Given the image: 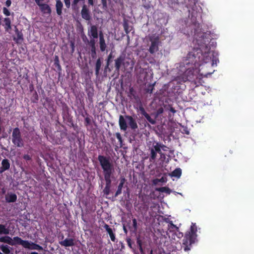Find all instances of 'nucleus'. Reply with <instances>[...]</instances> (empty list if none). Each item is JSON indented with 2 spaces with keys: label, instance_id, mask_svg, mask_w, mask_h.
<instances>
[{
  "label": "nucleus",
  "instance_id": "21",
  "mask_svg": "<svg viewBox=\"0 0 254 254\" xmlns=\"http://www.w3.org/2000/svg\"><path fill=\"white\" fill-rule=\"evenodd\" d=\"M61 244L62 246L64 247H71L73 246L74 245V240L72 238H66L64 241L61 242Z\"/></svg>",
  "mask_w": 254,
  "mask_h": 254
},
{
  "label": "nucleus",
  "instance_id": "2",
  "mask_svg": "<svg viewBox=\"0 0 254 254\" xmlns=\"http://www.w3.org/2000/svg\"><path fill=\"white\" fill-rule=\"evenodd\" d=\"M98 160L103 171L104 179L106 182L105 186L111 187V177L114 172L113 164L109 158L103 155H99Z\"/></svg>",
  "mask_w": 254,
  "mask_h": 254
},
{
  "label": "nucleus",
  "instance_id": "28",
  "mask_svg": "<svg viewBox=\"0 0 254 254\" xmlns=\"http://www.w3.org/2000/svg\"><path fill=\"white\" fill-rule=\"evenodd\" d=\"M182 175V170L180 168L175 169L171 174L172 177L180 178Z\"/></svg>",
  "mask_w": 254,
  "mask_h": 254
},
{
  "label": "nucleus",
  "instance_id": "49",
  "mask_svg": "<svg viewBox=\"0 0 254 254\" xmlns=\"http://www.w3.org/2000/svg\"><path fill=\"white\" fill-rule=\"evenodd\" d=\"M64 1L66 7L69 8L71 5L70 0H64Z\"/></svg>",
  "mask_w": 254,
  "mask_h": 254
},
{
  "label": "nucleus",
  "instance_id": "26",
  "mask_svg": "<svg viewBox=\"0 0 254 254\" xmlns=\"http://www.w3.org/2000/svg\"><path fill=\"white\" fill-rule=\"evenodd\" d=\"M0 242L6 243L11 246V244H13L12 243V238L8 236L0 237Z\"/></svg>",
  "mask_w": 254,
  "mask_h": 254
},
{
  "label": "nucleus",
  "instance_id": "7",
  "mask_svg": "<svg viewBox=\"0 0 254 254\" xmlns=\"http://www.w3.org/2000/svg\"><path fill=\"white\" fill-rule=\"evenodd\" d=\"M149 41L150 42L148 51L151 54H154L159 50V45L160 43L159 36L155 34L149 37Z\"/></svg>",
  "mask_w": 254,
  "mask_h": 254
},
{
  "label": "nucleus",
  "instance_id": "32",
  "mask_svg": "<svg viewBox=\"0 0 254 254\" xmlns=\"http://www.w3.org/2000/svg\"><path fill=\"white\" fill-rule=\"evenodd\" d=\"M8 234L9 230L5 228L4 225L0 224V234Z\"/></svg>",
  "mask_w": 254,
  "mask_h": 254
},
{
  "label": "nucleus",
  "instance_id": "33",
  "mask_svg": "<svg viewBox=\"0 0 254 254\" xmlns=\"http://www.w3.org/2000/svg\"><path fill=\"white\" fill-rule=\"evenodd\" d=\"M144 117L145 118L146 120L152 125H155L156 124V121L155 119H152L149 116L148 114H146Z\"/></svg>",
  "mask_w": 254,
  "mask_h": 254
},
{
  "label": "nucleus",
  "instance_id": "5",
  "mask_svg": "<svg viewBox=\"0 0 254 254\" xmlns=\"http://www.w3.org/2000/svg\"><path fill=\"white\" fill-rule=\"evenodd\" d=\"M164 147H166V146L161 144L157 142H154L153 143L152 146L149 148L150 152V156L149 158L150 162H154L156 159L157 153H159L160 155L162 154L161 149L164 151L165 150Z\"/></svg>",
  "mask_w": 254,
  "mask_h": 254
},
{
  "label": "nucleus",
  "instance_id": "45",
  "mask_svg": "<svg viewBox=\"0 0 254 254\" xmlns=\"http://www.w3.org/2000/svg\"><path fill=\"white\" fill-rule=\"evenodd\" d=\"M33 98H34V99L32 100V102L34 103H36L37 101L38 100V95L36 91H35L33 93Z\"/></svg>",
  "mask_w": 254,
  "mask_h": 254
},
{
  "label": "nucleus",
  "instance_id": "22",
  "mask_svg": "<svg viewBox=\"0 0 254 254\" xmlns=\"http://www.w3.org/2000/svg\"><path fill=\"white\" fill-rule=\"evenodd\" d=\"M3 22V26L4 27L5 31L9 32V31L11 29V20L10 18L8 17L4 18Z\"/></svg>",
  "mask_w": 254,
  "mask_h": 254
},
{
  "label": "nucleus",
  "instance_id": "3",
  "mask_svg": "<svg viewBox=\"0 0 254 254\" xmlns=\"http://www.w3.org/2000/svg\"><path fill=\"white\" fill-rule=\"evenodd\" d=\"M197 227L195 224H192L190 231L187 232L183 240V248L185 251H189L190 250L191 245L194 244L196 240Z\"/></svg>",
  "mask_w": 254,
  "mask_h": 254
},
{
  "label": "nucleus",
  "instance_id": "37",
  "mask_svg": "<svg viewBox=\"0 0 254 254\" xmlns=\"http://www.w3.org/2000/svg\"><path fill=\"white\" fill-rule=\"evenodd\" d=\"M54 64L56 67L58 69V70H61V66L59 63V58L58 56H56L55 59V62Z\"/></svg>",
  "mask_w": 254,
  "mask_h": 254
},
{
  "label": "nucleus",
  "instance_id": "58",
  "mask_svg": "<svg viewBox=\"0 0 254 254\" xmlns=\"http://www.w3.org/2000/svg\"><path fill=\"white\" fill-rule=\"evenodd\" d=\"M191 19L193 22H196V17H194V14L193 13H192Z\"/></svg>",
  "mask_w": 254,
  "mask_h": 254
},
{
  "label": "nucleus",
  "instance_id": "19",
  "mask_svg": "<svg viewBox=\"0 0 254 254\" xmlns=\"http://www.w3.org/2000/svg\"><path fill=\"white\" fill-rule=\"evenodd\" d=\"M56 9L58 15L61 16L62 14V10L64 7L63 2L61 0H56Z\"/></svg>",
  "mask_w": 254,
  "mask_h": 254
},
{
  "label": "nucleus",
  "instance_id": "12",
  "mask_svg": "<svg viewBox=\"0 0 254 254\" xmlns=\"http://www.w3.org/2000/svg\"><path fill=\"white\" fill-rule=\"evenodd\" d=\"M15 32L16 37H13V40L16 44H21L24 40L23 34L21 31H19L16 26H15Z\"/></svg>",
  "mask_w": 254,
  "mask_h": 254
},
{
  "label": "nucleus",
  "instance_id": "13",
  "mask_svg": "<svg viewBox=\"0 0 254 254\" xmlns=\"http://www.w3.org/2000/svg\"><path fill=\"white\" fill-rule=\"evenodd\" d=\"M125 118L128 121V124L129 127L133 130L137 128L138 126L135 120L131 116L126 115Z\"/></svg>",
  "mask_w": 254,
  "mask_h": 254
},
{
  "label": "nucleus",
  "instance_id": "30",
  "mask_svg": "<svg viewBox=\"0 0 254 254\" xmlns=\"http://www.w3.org/2000/svg\"><path fill=\"white\" fill-rule=\"evenodd\" d=\"M1 166L3 167L4 170H7L10 168V163L9 160L7 159H4L2 160L1 162Z\"/></svg>",
  "mask_w": 254,
  "mask_h": 254
},
{
  "label": "nucleus",
  "instance_id": "31",
  "mask_svg": "<svg viewBox=\"0 0 254 254\" xmlns=\"http://www.w3.org/2000/svg\"><path fill=\"white\" fill-rule=\"evenodd\" d=\"M10 248L7 245H1L0 249L5 254H9L10 252Z\"/></svg>",
  "mask_w": 254,
  "mask_h": 254
},
{
  "label": "nucleus",
  "instance_id": "47",
  "mask_svg": "<svg viewBox=\"0 0 254 254\" xmlns=\"http://www.w3.org/2000/svg\"><path fill=\"white\" fill-rule=\"evenodd\" d=\"M85 126H88L91 124V119L90 118L87 117L85 118Z\"/></svg>",
  "mask_w": 254,
  "mask_h": 254
},
{
  "label": "nucleus",
  "instance_id": "63",
  "mask_svg": "<svg viewBox=\"0 0 254 254\" xmlns=\"http://www.w3.org/2000/svg\"><path fill=\"white\" fill-rule=\"evenodd\" d=\"M109 64H110V63H107V64H106V66H105V70H106L107 68H109Z\"/></svg>",
  "mask_w": 254,
  "mask_h": 254
},
{
  "label": "nucleus",
  "instance_id": "54",
  "mask_svg": "<svg viewBox=\"0 0 254 254\" xmlns=\"http://www.w3.org/2000/svg\"><path fill=\"white\" fill-rule=\"evenodd\" d=\"M89 6H93L94 5V0H87Z\"/></svg>",
  "mask_w": 254,
  "mask_h": 254
},
{
  "label": "nucleus",
  "instance_id": "51",
  "mask_svg": "<svg viewBox=\"0 0 254 254\" xmlns=\"http://www.w3.org/2000/svg\"><path fill=\"white\" fill-rule=\"evenodd\" d=\"M11 0H6L5 2V5L7 7H9L11 5Z\"/></svg>",
  "mask_w": 254,
  "mask_h": 254
},
{
  "label": "nucleus",
  "instance_id": "56",
  "mask_svg": "<svg viewBox=\"0 0 254 254\" xmlns=\"http://www.w3.org/2000/svg\"><path fill=\"white\" fill-rule=\"evenodd\" d=\"M44 0H35V1L36 3V4H37V5L39 6V5H40V4H43V3L42 2Z\"/></svg>",
  "mask_w": 254,
  "mask_h": 254
},
{
  "label": "nucleus",
  "instance_id": "10",
  "mask_svg": "<svg viewBox=\"0 0 254 254\" xmlns=\"http://www.w3.org/2000/svg\"><path fill=\"white\" fill-rule=\"evenodd\" d=\"M125 56L123 55H120L115 60V66L116 70L119 71L122 65H123L124 66H126V63H125Z\"/></svg>",
  "mask_w": 254,
  "mask_h": 254
},
{
  "label": "nucleus",
  "instance_id": "59",
  "mask_svg": "<svg viewBox=\"0 0 254 254\" xmlns=\"http://www.w3.org/2000/svg\"><path fill=\"white\" fill-rule=\"evenodd\" d=\"M127 245L128 246L130 247V248H131V240L130 239H128L127 240Z\"/></svg>",
  "mask_w": 254,
  "mask_h": 254
},
{
  "label": "nucleus",
  "instance_id": "15",
  "mask_svg": "<svg viewBox=\"0 0 254 254\" xmlns=\"http://www.w3.org/2000/svg\"><path fill=\"white\" fill-rule=\"evenodd\" d=\"M99 36L100 49L101 52H104L106 49L107 45L104 39V34L102 31L99 32Z\"/></svg>",
  "mask_w": 254,
  "mask_h": 254
},
{
  "label": "nucleus",
  "instance_id": "18",
  "mask_svg": "<svg viewBox=\"0 0 254 254\" xmlns=\"http://www.w3.org/2000/svg\"><path fill=\"white\" fill-rule=\"evenodd\" d=\"M104 228L105 229L106 231L109 234L111 241L113 242H115L116 239V236L115 234L114 233L113 231V229L107 224H104Z\"/></svg>",
  "mask_w": 254,
  "mask_h": 254
},
{
  "label": "nucleus",
  "instance_id": "53",
  "mask_svg": "<svg viewBox=\"0 0 254 254\" xmlns=\"http://www.w3.org/2000/svg\"><path fill=\"white\" fill-rule=\"evenodd\" d=\"M218 59H216V58H214V57L213 58L212 60V65H214V64H217V62H218Z\"/></svg>",
  "mask_w": 254,
  "mask_h": 254
},
{
  "label": "nucleus",
  "instance_id": "60",
  "mask_svg": "<svg viewBox=\"0 0 254 254\" xmlns=\"http://www.w3.org/2000/svg\"><path fill=\"white\" fill-rule=\"evenodd\" d=\"M82 39H83V41L86 43V42H87V40L88 39L87 38L86 36L85 35H84L83 37H82Z\"/></svg>",
  "mask_w": 254,
  "mask_h": 254
},
{
  "label": "nucleus",
  "instance_id": "11",
  "mask_svg": "<svg viewBox=\"0 0 254 254\" xmlns=\"http://www.w3.org/2000/svg\"><path fill=\"white\" fill-rule=\"evenodd\" d=\"M81 15L82 18L86 20H90L91 19V17L89 9L87 7V6L85 4H83L82 6Z\"/></svg>",
  "mask_w": 254,
  "mask_h": 254
},
{
  "label": "nucleus",
  "instance_id": "39",
  "mask_svg": "<svg viewBox=\"0 0 254 254\" xmlns=\"http://www.w3.org/2000/svg\"><path fill=\"white\" fill-rule=\"evenodd\" d=\"M87 43L89 44L91 48H92V47L96 48L95 39H93L92 38V39H91L90 41L87 40Z\"/></svg>",
  "mask_w": 254,
  "mask_h": 254
},
{
  "label": "nucleus",
  "instance_id": "44",
  "mask_svg": "<svg viewBox=\"0 0 254 254\" xmlns=\"http://www.w3.org/2000/svg\"><path fill=\"white\" fill-rule=\"evenodd\" d=\"M110 188H111V187H106L105 186V188L103 190L104 193L106 195H109L110 192Z\"/></svg>",
  "mask_w": 254,
  "mask_h": 254
},
{
  "label": "nucleus",
  "instance_id": "43",
  "mask_svg": "<svg viewBox=\"0 0 254 254\" xmlns=\"http://www.w3.org/2000/svg\"><path fill=\"white\" fill-rule=\"evenodd\" d=\"M2 12H3V13L7 16H9L10 15V11L6 7H3Z\"/></svg>",
  "mask_w": 254,
  "mask_h": 254
},
{
  "label": "nucleus",
  "instance_id": "52",
  "mask_svg": "<svg viewBox=\"0 0 254 254\" xmlns=\"http://www.w3.org/2000/svg\"><path fill=\"white\" fill-rule=\"evenodd\" d=\"M101 2L103 5V7H107V0H101Z\"/></svg>",
  "mask_w": 254,
  "mask_h": 254
},
{
  "label": "nucleus",
  "instance_id": "14",
  "mask_svg": "<svg viewBox=\"0 0 254 254\" xmlns=\"http://www.w3.org/2000/svg\"><path fill=\"white\" fill-rule=\"evenodd\" d=\"M88 35L93 39H96L98 37V29L96 25H91L88 30Z\"/></svg>",
  "mask_w": 254,
  "mask_h": 254
},
{
  "label": "nucleus",
  "instance_id": "16",
  "mask_svg": "<svg viewBox=\"0 0 254 254\" xmlns=\"http://www.w3.org/2000/svg\"><path fill=\"white\" fill-rule=\"evenodd\" d=\"M40 10L43 14L50 15L52 12V9L50 5L47 3H43L39 6Z\"/></svg>",
  "mask_w": 254,
  "mask_h": 254
},
{
  "label": "nucleus",
  "instance_id": "62",
  "mask_svg": "<svg viewBox=\"0 0 254 254\" xmlns=\"http://www.w3.org/2000/svg\"><path fill=\"white\" fill-rule=\"evenodd\" d=\"M5 171H6V170H4L3 169V167H2V166L0 168V173H2L3 172H4Z\"/></svg>",
  "mask_w": 254,
  "mask_h": 254
},
{
  "label": "nucleus",
  "instance_id": "9",
  "mask_svg": "<svg viewBox=\"0 0 254 254\" xmlns=\"http://www.w3.org/2000/svg\"><path fill=\"white\" fill-rule=\"evenodd\" d=\"M11 246H15L16 245H19L22 246L24 248H29V241L26 240H23L18 237H14L12 239Z\"/></svg>",
  "mask_w": 254,
  "mask_h": 254
},
{
  "label": "nucleus",
  "instance_id": "27",
  "mask_svg": "<svg viewBox=\"0 0 254 254\" xmlns=\"http://www.w3.org/2000/svg\"><path fill=\"white\" fill-rule=\"evenodd\" d=\"M102 62L100 58H98L95 64V74L98 76L99 74V71L101 68Z\"/></svg>",
  "mask_w": 254,
  "mask_h": 254
},
{
  "label": "nucleus",
  "instance_id": "24",
  "mask_svg": "<svg viewBox=\"0 0 254 254\" xmlns=\"http://www.w3.org/2000/svg\"><path fill=\"white\" fill-rule=\"evenodd\" d=\"M28 246L29 248H25V249H28L30 250H36L39 251H42L43 250L42 247L33 242H29Z\"/></svg>",
  "mask_w": 254,
  "mask_h": 254
},
{
  "label": "nucleus",
  "instance_id": "4",
  "mask_svg": "<svg viewBox=\"0 0 254 254\" xmlns=\"http://www.w3.org/2000/svg\"><path fill=\"white\" fill-rule=\"evenodd\" d=\"M191 67H189L183 74L178 76L175 79L178 82H186L189 81L192 84H196V81L195 79L197 78V75L194 73V65H191Z\"/></svg>",
  "mask_w": 254,
  "mask_h": 254
},
{
  "label": "nucleus",
  "instance_id": "38",
  "mask_svg": "<svg viewBox=\"0 0 254 254\" xmlns=\"http://www.w3.org/2000/svg\"><path fill=\"white\" fill-rule=\"evenodd\" d=\"M91 55L93 59L96 58V48H91Z\"/></svg>",
  "mask_w": 254,
  "mask_h": 254
},
{
  "label": "nucleus",
  "instance_id": "34",
  "mask_svg": "<svg viewBox=\"0 0 254 254\" xmlns=\"http://www.w3.org/2000/svg\"><path fill=\"white\" fill-rule=\"evenodd\" d=\"M79 2H82L84 4L85 0H72L71 3L72 7L75 8Z\"/></svg>",
  "mask_w": 254,
  "mask_h": 254
},
{
  "label": "nucleus",
  "instance_id": "29",
  "mask_svg": "<svg viewBox=\"0 0 254 254\" xmlns=\"http://www.w3.org/2000/svg\"><path fill=\"white\" fill-rule=\"evenodd\" d=\"M179 228L175 225H174L172 221H171L168 224V230L170 232H175L179 231Z\"/></svg>",
  "mask_w": 254,
  "mask_h": 254
},
{
  "label": "nucleus",
  "instance_id": "23",
  "mask_svg": "<svg viewBox=\"0 0 254 254\" xmlns=\"http://www.w3.org/2000/svg\"><path fill=\"white\" fill-rule=\"evenodd\" d=\"M125 181H126V180L124 178H122L121 181H120V184L118 187V189H117V190L116 191L115 194V197H116L117 196H118L119 195H120V194L122 193V189H123V186L125 183Z\"/></svg>",
  "mask_w": 254,
  "mask_h": 254
},
{
  "label": "nucleus",
  "instance_id": "48",
  "mask_svg": "<svg viewBox=\"0 0 254 254\" xmlns=\"http://www.w3.org/2000/svg\"><path fill=\"white\" fill-rule=\"evenodd\" d=\"M137 223L136 219L135 218H133L132 219V226L134 229V230H137Z\"/></svg>",
  "mask_w": 254,
  "mask_h": 254
},
{
  "label": "nucleus",
  "instance_id": "57",
  "mask_svg": "<svg viewBox=\"0 0 254 254\" xmlns=\"http://www.w3.org/2000/svg\"><path fill=\"white\" fill-rule=\"evenodd\" d=\"M87 95H88V99H91L92 98V96L93 95V93L92 92H91L90 91H89L87 93Z\"/></svg>",
  "mask_w": 254,
  "mask_h": 254
},
{
  "label": "nucleus",
  "instance_id": "42",
  "mask_svg": "<svg viewBox=\"0 0 254 254\" xmlns=\"http://www.w3.org/2000/svg\"><path fill=\"white\" fill-rule=\"evenodd\" d=\"M115 135L117 138L118 139L119 141L120 142L121 145H122L123 143V139L121 134L119 132H117L116 133Z\"/></svg>",
  "mask_w": 254,
  "mask_h": 254
},
{
  "label": "nucleus",
  "instance_id": "36",
  "mask_svg": "<svg viewBox=\"0 0 254 254\" xmlns=\"http://www.w3.org/2000/svg\"><path fill=\"white\" fill-rule=\"evenodd\" d=\"M154 84H149L147 85V87L146 89V93H150V94H151L153 92V90L154 89Z\"/></svg>",
  "mask_w": 254,
  "mask_h": 254
},
{
  "label": "nucleus",
  "instance_id": "1",
  "mask_svg": "<svg viewBox=\"0 0 254 254\" xmlns=\"http://www.w3.org/2000/svg\"><path fill=\"white\" fill-rule=\"evenodd\" d=\"M198 48H194L190 52L183 60L185 65H194L195 67H198L203 63H207L211 60L210 48L205 42L199 45Z\"/></svg>",
  "mask_w": 254,
  "mask_h": 254
},
{
  "label": "nucleus",
  "instance_id": "50",
  "mask_svg": "<svg viewBox=\"0 0 254 254\" xmlns=\"http://www.w3.org/2000/svg\"><path fill=\"white\" fill-rule=\"evenodd\" d=\"M165 180L163 177H162L160 179H155L153 181L154 184H156L157 182H164Z\"/></svg>",
  "mask_w": 254,
  "mask_h": 254
},
{
  "label": "nucleus",
  "instance_id": "17",
  "mask_svg": "<svg viewBox=\"0 0 254 254\" xmlns=\"http://www.w3.org/2000/svg\"><path fill=\"white\" fill-rule=\"evenodd\" d=\"M119 124L120 129L122 130L126 131L127 129V126L126 121V118L123 116L120 115L119 117Z\"/></svg>",
  "mask_w": 254,
  "mask_h": 254
},
{
  "label": "nucleus",
  "instance_id": "35",
  "mask_svg": "<svg viewBox=\"0 0 254 254\" xmlns=\"http://www.w3.org/2000/svg\"><path fill=\"white\" fill-rule=\"evenodd\" d=\"M136 243L140 252L142 253L143 250L142 248V242L141 240L139 238H137Z\"/></svg>",
  "mask_w": 254,
  "mask_h": 254
},
{
  "label": "nucleus",
  "instance_id": "64",
  "mask_svg": "<svg viewBox=\"0 0 254 254\" xmlns=\"http://www.w3.org/2000/svg\"><path fill=\"white\" fill-rule=\"evenodd\" d=\"M70 46L72 49V50L73 51L74 50V43H71V44H70Z\"/></svg>",
  "mask_w": 254,
  "mask_h": 254
},
{
  "label": "nucleus",
  "instance_id": "41",
  "mask_svg": "<svg viewBox=\"0 0 254 254\" xmlns=\"http://www.w3.org/2000/svg\"><path fill=\"white\" fill-rule=\"evenodd\" d=\"M124 30L125 31V32L127 34H128L129 32H130V30H129V27H128V25L127 23H125L124 24Z\"/></svg>",
  "mask_w": 254,
  "mask_h": 254
},
{
  "label": "nucleus",
  "instance_id": "8",
  "mask_svg": "<svg viewBox=\"0 0 254 254\" xmlns=\"http://www.w3.org/2000/svg\"><path fill=\"white\" fill-rule=\"evenodd\" d=\"M62 116L64 120H66L68 122L71 123L72 122V118L69 114V109L66 104L64 103L62 106Z\"/></svg>",
  "mask_w": 254,
  "mask_h": 254
},
{
  "label": "nucleus",
  "instance_id": "25",
  "mask_svg": "<svg viewBox=\"0 0 254 254\" xmlns=\"http://www.w3.org/2000/svg\"><path fill=\"white\" fill-rule=\"evenodd\" d=\"M155 190L159 192H165L168 194H170L172 191L171 189L167 187L157 188L155 189Z\"/></svg>",
  "mask_w": 254,
  "mask_h": 254
},
{
  "label": "nucleus",
  "instance_id": "46",
  "mask_svg": "<svg viewBox=\"0 0 254 254\" xmlns=\"http://www.w3.org/2000/svg\"><path fill=\"white\" fill-rule=\"evenodd\" d=\"M139 110L140 111V114L143 116L147 114L142 106H140L139 107Z\"/></svg>",
  "mask_w": 254,
  "mask_h": 254
},
{
  "label": "nucleus",
  "instance_id": "61",
  "mask_svg": "<svg viewBox=\"0 0 254 254\" xmlns=\"http://www.w3.org/2000/svg\"><path fill=\"white\" fill-rule=\"evenodd\" d=\"M170 111L171 112L173 113H175L176 112V111L175 110V109L174 108L172 107H170Z\"/></svg>",
  "mask_w": 254,
  "mask_h": 254
},
{
  "label": "nucleus",
  "instance_id": "40",
  "mask_svg": "<svg viewBox=\"0 0 254 254\" xmlns=\"http://www.w3.org/2000/svg\"><path fill=\"white\" fill-rule=\"evenodd\" d=\"M23 158L26 161H31L32 156L28 154H24L23 156Z\"/></svg>",
  "mask_w": 254,
  "mask_h": 254
},
{
  "label": "nucleus",
  "instance_id": "55",
  "mask_svg": "<svg viewBox=\"0 0 254 254\" xmlns=\"http://www.w3.org/2000/svg\"><path fill=\"white\" fill-rule=\"evenodd\" d=\"M112 58H113L112 54L110 53L108 57L107 63H110V62L111 60L112 59Z\"/></svg>",
  "mask_w": 254,
  "mask_h": 254
},
{
  "label": "nucleus",
  "instance_id": "20",
  "mask_svg": "<svg viewBox=\"0 0 254 254\" xmlns=\"http://www.w3.org/2000/svg\"><path fill=\"white\" fill-rule=\"evenodd\" d=\"M16 194L12 192H8L5 196V199L7 202H14L17 200Z\"/></svg>",
  "mask_w": 254,
  "mask_h": 254
},
{
  "label": "nucleus",
  "instance_id": "6",
  "mask_svg": "<svg viewBox=\"0 0 254 254\" xmlns=\"http://www.w3.org/2000/svg\"><path fill=\"white\" fill-rule=\"evenodd\" d=\"M11 140L13 144L17 147L24 146V141L22 138L21 132L18 127L13 129L11 135Z\"/></svg>",
  "mask_w": 254,
  "mask_h": 254
}]
</instances>
